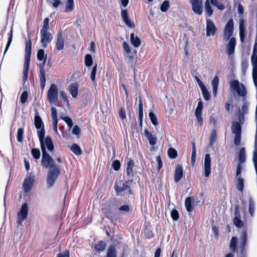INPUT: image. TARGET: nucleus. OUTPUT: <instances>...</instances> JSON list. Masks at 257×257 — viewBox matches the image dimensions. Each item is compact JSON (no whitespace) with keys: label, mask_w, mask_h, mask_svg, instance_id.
I'll use <instances>...</instances> for the list:
<instances>
[{"label":"nucleus","mask_w":257,"mask_h":257,"mask_svg":"<svg viewBox=\"0 0 257 257\" xmlns=\"http://www.w3.org/2000/svg\"><path fill=\"white\" fill-rule=\"evenodd\" d=\"M129 182L130 181L127 180L124 182L119 181V184L117 182L115 183L114 189L116 195L122 196L125 198H133L134 197L133 190L128 185Z\"/></svg>","instance_id":"1"},{"label":"nucleus","mask_w":257,"mask_h":257,"mask_svg":"<svg viewBox=\"0 0 257 257\" xmlns=\"http://www.w3.org/2000/svg\"><path fill=\"white\" fill-rule=\"evenodd\" d=\"M230 87L240 96L242 97V100L246 99L247 93V89L245 86L239 83L238 80H234L230 82Z\"/></svg>","instance_id":"2"},{"label":"nucleus","mask_w":257,"mask_h":257,"mask_svg":"<svg viewBox=\"0 0 257 257\" xmlns=\"http://www.w3.org/2000/svg\"><path fill=\"white\" fill-rule=\"evenodd\" d=\"M241 123L239 121H233L231 126V133L235 135L233 143L235 146H239L241 139Z\"/></svg>","instance_id":"3"},{"label":"nucleus","mask_w":257,"mask_h":257,"mask_svg":"<svg viewBox=\"0 0 257 257\" xmlns=\"http://www.w3.org/2000/svg\"><path fill=\"white\" fill-rule=\"evenodd\" d=\"M60 173V171L59 167H55L48 171L47 177V185L48 188L54 185Z\"/></svg>","instance_id":"4"},{"label":"nucleus","mask_w":257,"mask_h":257,"mask_svg":"<svg viewBox=\"0 0 257 257\" xmlns=\"http://www.w3.org/2000/svg\"><path fill=\"white\" fill-rule=\"evenodd\" d=\"M42 152V158L41 161L42 165L46 168H50L51 169L55 167H58L55 165V161L46 152V148L43 147L41 148Z\"/></svg>","instance_id":"5"},{"label":"nucleus","mask_w":257,"mask_h":257,"mask_svg":"<svg viewBox=\"0 0 257 257\" xmlns=\"http://www.w3.org/2000/svg\"><path fill=\"white\" fill-rule=\"evenodd\" d=\"M242 104L240 109H238V120L241 124H243L245 119V115L248 113V108L249 106V102L246 99L242 100Z\"/></svg>","instance_id":"6"},{"label":"nucleus","mask_w":257,"mask_h":257,"mask_svg":"<svg viewBox=\"0 0 257 257\" xmlns=\"http://www.w3.org/2000/svg\"><path fill=\"white\" fill-rule=\"evenodd\" d=\"M35 179V175L34 173L31 172L27 175L23 183V187L25 193H28L32 189Z\"/></svg>","instance_id":"7"},{"label":"nucleus","mask_w":257,"mask_h":257,"mask_svg":"<svg viewBox=\"0 0 257 257\" xmlns=\"http://www.w3.org/2000/svg\"><path fill=\"white\" fill-rule=\"evenodd\" d=\"M28 44H26V54L25 56L24 70V81L25 82L28 79V71L30 62V57L31 54V42L30 40L29 47L28 51Z\"/></svg>","instance_id":"8"},{"label":"nucleus","mask_w":257,"mask_h":257,"mask_svg":"<svg viewBox=\"0 0 257 257\" xmlns=\"http://www.w3.org/2000/svg\"><path fill=\"white\" fill-rule=\"evenodd\" d=\"M29 207L27 202L24 203L17 213V223L18 225H22V223L26 219L28 215Z\"/></svg>","instance_id":"9"},{"label":"nucleus","mask_w":257,"mask_h":257,"mask_svg":"<svg viewBox=\"0 0 257 257\" xmlns=\"http://www.w3.org/2000/svg\"><path fill=\"white\" fill-rule=\"evenodd\" d=\"M58 90L57 86L52 84L47 92V99L49 102L52 104L58 100Z\"/></svg>","instance_id":"10"},{"label":"nucleus","mask_w":257,"mask_h":257,"mask_svg":"<svg viewBox=\"0 0 257 257\" xmlns=\"http://www.w3.org/2000/svg\"><path fill=\"white\" fill-rule=\"evenodd\" d=\"M233 20L231 19L227 22L224 30L223 37L225 40L227 41L230 39L233 34Z\"/></svg>","instance_id":"11"},{"label":"nucleus","mask_w":257,"mask_h":257,"mask_svg":"<svg viewBox=\"0 0 257 257\" xmlns=\"http://www.w3.org/2000/svg\"><path fill=\"white\" fill-rule=\"evenodd\" d=\"M65 38L62 32L57 34V38L55 42V51H60L64 49L65 47Z\"/></svg>","instance_id":"12"},{"label":"nucleus","mask_w":257,"mask_h":257,"mask_svg":"<svg viewBox=\"0 0 257 257\" xmlns=\"http://www.w3.org/2000/svg\"><path fill=\"white\" fill-rule=\"evenodd\" d=\"M41 43L43 48H46L48 44L51 41L53 37L52 34L49 32H40Z\"/></svg>","instance_id":"13"},{"label":"nucleus","mask_w":257,"mask_h":257,"mask_svg":"<svg viewBox=\"0 0 257 257\" xmlns=\"http://www.w3.org/2000/svg\"><path fill=\"white\" fill-rule=\"evenodd\" d=\"M204 176L208 177L211 172V158L209 154H206L205 155L204 162Z\"/></svg>","instance_id":"14"},{"label":"nucleus","mask_w":257,"mask_h":257,"mask_svg":"<svg viewBox=\"0 0 257 257\" xmlns=\"http://www.w3.org/2000/svg\"><path fill=\"white\" fill-rule=\"evenodd\" d=\"M240 214L239 210V206L236 205L234 209V217L233 218V223L238 228H241L243 226V222L240 219Z\"/></svg>","instance_id":"15"},{"label":"nucleus","mask_w":257,"mask_h":257,"mask_svg":"<svg viewBox=\"0 0 257 257\" xmlns=\"http://www.w3.org/2000/svg\"><path fill=\"white\" fill-rule=\"evenodd\" d=\"M216 28L214 23L210 20H206V36H214L216 32Z\"/></svg>","instance_id":"16"},{"label":"nucleus","mask_w":257,"mask_h":257,"mask_svg":"<svg viewBox=\"0 0 257 257\" xmlns=\"http://www.w3.org/2000/svg\"><path fill=\"white\" fill-rule=\"evenodd\" d=\"M134 166V163L133 161L130 160L127 163V167L126 169V178L128 181H130V182H132L133 180V167Z\"/></svg>","instance_id":"17"},{"label":"nucleus","mask_w":257,"mask_h":257,"mask_svg":"<svg viewBox=\"0 0 257 257\" xmlns=\"http://www.w3.org/2000/svg\"><path fill=\"white\" fill-rule=\"evenodd\" d=\"M191 2L193 12L199 15H201L203 11L202 1Z\"/></svg>","instance_id":"18"},{"label":"nucleus","mask_w":257,"mask_h":257,"mask_svg":"<svg viewBox=\"0 0 257 257\" xmlns=\"http://www.w3.org/2000/svg\"><path fill=\"white\" fill-rule=\"evenodd\" d=\"M236 45V39L232 37L226 46V53L228 55L234 54Z\"/></svg>","instance_id":"19"},{"label":"nucleus","mask_w":257,"mask_h":257,"mask_svg":"<svg viewBox=\"0 0 257 257\" xmlns=\"http://www.w3.org/2000/svg\"><path fill=\"white\" fill-rule=\"evenodd\" d=\"M239 35L241 42L243 43L244 41L245 36V28L244 27V21L243 20H239Z\"/></svg>","instance_id":"20"},{"label":"nucleus","mask_w":257,"mask_h":257,"mask_svg":"<svg viewBox=\"0 0 257 257\" xmlns=\"http://www.w3.org/2000/svg\"><path fill=\"white\" fill-rule=\"evenodd\" d=\"M35 125L37 130L44 127L43 122L39 115V112L37 110L35 111V117H34Z\"/></svg>","instance_id":"21"},{"label":"nucleus","mask_w":257,"mask_h":257,"mask_svg":"<svg viewBox=\"0 0 257 257\" xmlns=\"http://www.w3.org/2000/svg\"><path fill=\"white\" fill-rule=\"evenodd\" d=\"M183 168L181 165H177L174 174V181L178 182L183 176Z\"/></svg>","instance_id":"22"},{"label":"nucleus","mask_w":257,"mask_h":257,"mask_svg":"<svg viewBox=\"0 0 257 257\" xmlns=\"http://www.w3.org/2000/svg\"><path fill=\"white\" fill-rule=\"evenodd\" d=\"M145 137L148 140L149 144L152 146H154L156 144L157 138L155 136L152 135L147 129L144 131Z\"/></svg>","instance_id":"23"},{"label":"nucleus","mask_w":257,"mask_h":257,"mask_svg":"<svg viewBox=\"0 0 257 257\" xmlns=\"http://www.w3.org/2000/svg\"><path fill=\"white\" fill-rule=\"evenodd\" d=\"M106 246V244L105 241L102 240H99L97 242L94 246L95 250L98 252L100 253L101 252L103 251Z\"/></svg>","instance_id":"24"},{"label":"nucleus","mask_w":257,"mask_h":257,"mask_svg":"<svg viewBox=\"0 0 257 257\" xmlns=\"http://www.w3.org/2000/svg\"><path fill=\"white\" fill-rule=\"evenodd\" d=\"M37 134L40 143L41 148L45 147L44 145V138L45 135L44 127L37 130Z\"/></svg>","instance_id":"25"},{"label":"nucleus","mask_w":257,"mask_h":257,"mask_svg":"<svg viewBox=\"0 0 257 257\" xmlns=\"http://www.w3.org/2000/svg\"><path fill=\"white\" fill-rule=\"evenodd\" d=\"M240 245L239 247L241 249V252L242 253L244 251L245 246L247 241V234L245 231H244L240 236Z\"/></svg>","instance_id":"26"},{"label":"nucleus","mask_w":257,"mask_h":257,"mask_svg":"<svg viewBox=\"0 0 257 257\" xmlns=\"http://www.w3.org/2000/svg\"><path fill=\"white\" fill-rule=\"evenodd\" d=\"M130 41L131 44L135 48H138L140 46L141 43L140 39L137 36H135L134 33H132L131 34Z\"/></svg>","instance_id":"27"},{"label":"nucleus","mask_w":257,"mask_h":257,"mask_svg":"<svg viewBox=\"0 0 257 257\" xmlns=\"http://www.w3.org/2000/svg\"><path fill=\"white\" fill-rule=\"evenodd\" d=\"M69 92L73 98H76L77 96L78 92V85L77 83H72L69 87Z\"/></svg>","instance_id":"28"},{"label":"nucleus","mask_w":257,"mask_h":257,"mask_svg":"<svg viewBox=\"0 0 257 257\" xmlns=\"http://www.w3.org/2000/svg\"><path fill=\"white\" fill-rule=\"evenodd\" d=\"M44 145L46 146L48 150L50 152H53L54 150V147L50 137L47 136L44 140Z\"/></svg>","instance_id":"29"},{"label":"nucleus","mask_w":257,"mask_h":257,"mask_svg":"<svg viewBox=\"0 0 257 257\" xmlns=\"http://www.w3.org/2000/svg\"><path fill=\"white\" fill-rule=\"evenodd\" d=\"M219 83L218 77L216 76L212 81V92L213 95L216 96L217 93L218 85Z\"/></svg>","instance_id":"30"},{"label":"nucleus","mask_w":257,"mask_h":257,"mask_svg":"<svg viewBox=\"0 0 257 257\" xmlns=\"http://www.w3.org/2000/svg\"><path fill=\"white\" fill-rule=\"evenodd\" d=\"M106 257H117L115 246L110 245L107 249Z\"/></svg>","instance_id":"31"},{"label":"nucleus","mask_w":257,"mask_h":257,"mask_svg":"<svg viewBox=\"0 0 257 257\" xmlns=\"http://www.w3.org/2000/svg\"><path fill=\"white\" fill-rule=\"evenodd\" d=\"M239 163L238 164H242L246 161V151L244 148H242L239 152Z\"/></svg>","instance_id":"32"},{"label":"nucleus","mask_w":257,"mask_h":257,"mask_svg":"<svg viewBox=\"0 0 257 257\" xmlns=\"http://www.w3.org/2000/svg\"><path fill=\"white\" fill-rule=\"evenodd\" d=\"M39 77L40 81V87L43 90L46 85L45 71L39 72Z\"/></svg>","instance_id":"33"},{"label":"nucleus","mask_w":257,"mask_h":257,"mask_svg":"<svg viewBox=\"0 0 257 257\" xmlns=\"http://www.w3.org/2000/svg\"><path fill=\"white\" fill-rule=\"evenodd\" d=\"M217 140V134L215 129L211 131L210 133V137L209 139V145L210 147H212Z\"/></svg>","instance_id":"34"},{"label":"nucleus","mask_w":257,"mask_h":257,"mask_svg":"<svg viewBox=\"0 0 257 257\" xmlns=\"http://www.w3.org/2000/svg\"><path fill=\"white\" fill-rule=\"evenodd\" d=\"M257 62V42L255 40V43L253 46L252 55L251 56V63Z\"/></svg>","instance_id":"35"},{"label":"nucleus","mask_w":257,"mask_h":257,"mask_svg":"<svg viewBox=\"0 0 257 257\" xmlns=\"http://www.w3.org/2000/svg\"><path fill=\"white\" fill-rule=\"evenodd\" d=\"M236 187L240 191H242L244 188V179L241 177H238L236 179Z\"/></svg>","instance_id":"36"},{"label":"nucleus","mask_w":257,"mask_h":257,"mask_svg":"<svg viewBox=\"0 0 257 257\" xmlns=\"http://www.w3.org/2000/svg\"><path fill=\"white\" fill-rule=\"evenodd\" d=\"M70 150L77 156H79L82 154L81 148L76 144H73L71 146Z\"/></svg>","instance_id":"37"},{"label":"nucleus","mask_w":257,"mask_h":257,"mask_svg":"<svg viewBox=\"0 0 257 257\" xmlns=\"http://www.w3.org/2000/svg\"><path fill=\"white\" fill-rule=\"evenodd\" d=\"M185 205L188 212H191L194 209V206L192 205L191 198L187 197L185 202Z\"/></svg>","instance_id":"38"},{"label":"nucleus","mask_w":257,"mask_h":257,"mask_svg":"<svg viewBox=\"0 0 257 257\" xmlns=\"http://www.w3.org/2000/svg\"><path fill=\"white\" fill-rule=\"evenodd\" d=\"M255 210V204L251 197L249 199V212L251 216L254 215Z\"/></svg>","instance_id":"39"},{"label":"nucleus","mask_w":257,"mask_h":257,"mask_svg":"<svg viewBox=\"0 0 257 257\" xmlns=\"http://www.w3.org/2000/svg\"><path fill=\"white\" fill-rule=\"evenodd\" d=\"M237 238L236 237L233 236L230 242V248L232 252H234L236 249V243Z\"/></svg>","instance_id":"40"},{"label":"nucleus","mask_w":257,"mask_h":257,"mask_svg":"<svg viewBox=\"0 0 257 257\" xmlns=\"http://www.w3.org/2000/svg\"><path fill=\"white\" fill-rule=\"evenodd\" d=\"M37 59L39 61H44L47 59V55L45 54V51L43 49H40L38 50L37 55Z\"/></svg>","instance_id":"41"},{"label":"nucleus","mask_w":257,"mask_h":257,"mask_svg":"<svg viewBox=\"0 0 257 257\" xmlns=\"http://www.w3.org/2000/svg\"><path fill=\"white\" fill-rule=\"evenodd\" d=\"M205 11L208 17H210L213 14V10H212L209 1H206L205 4Z\"/></svg>","instance_id":"42"},{"label":"nucleus","mask_w":257,"mask_h":257,"mask_svg":"<svg viewBox=\"0 0 257 257\" xmlns=\"http://www.w3.org/2000/svg\"><path fill=\"white\" fill-rule=\"evenodd\" d=\"M204 99L205 100H209L210 98V95L209 91L207 90L205 86H203L200 88Z\"/></svg>","instance_id":"43"},{"label":"nucleus","mask_w":257,"mask_h":257,"mask_svg":"<svg viewBox=\"0 0 257 257\" xmlns=\"http://www.w3.org/2000/svg\"><path fill=\"white\" fill-rule=\"evenodd\" d=\"M49 19L48 18H46L44 20L43 27L41 30L40 32L43 33L45 32H48V30L49 29Z\"/></svg>","instance_id":"44"},{"label":"nucleus","mask_w":257,"mask_h":257,"mask_svg":"<svg viewBox=\"0 0 257 257\" xmlns=\"http://www.w3.org/2000/svg\"><path fill=\"white\" fill-rule=\"evenodd\" d=\"M23 134H24L23 128H19L17 131V141L20 143H22L23 141Z\"/></svg>","instance_id":"45"},{"label":"nucleus","mask_w":257,"mask_h":257,"mask_svg":"<svg viewBox=\"0 0 257 257\" xmlns=\"http://www.w3.org/2000/svg\"><path fill=\"white\" fill-rule=\"evenodd\" d=\"M74 9L73 1H67L66 4V8L64 12L66 13L70 12L73 11Z\"/></svg>","instance_id":"46"},{"label":"nucleus","mask_w":257,"mask_h":257,"mask_svg":"<svg viewBox=\"0 0 257 257\" xmlns=\"http://www.w3.org/2000/svg\"><path fill=\"white\" fill-rule=\"evenodd\" d=\"M93 64V60L90 54H86L85 56V64L86 66H91Z\"/></svg>","instance_id":"47"},{"label":"nucleus","mask_w":257,"mask_h":257,"mask_svg":"<svg viewBox=\"0 0 257 257\" xmlns=\"http://www.w3.org/2000/svg\"><path fill=\"white\" fill-rule=\"evenodd\" d=\"M170 7V4L169 1H164L161 5L160 10L162 12H166Z\"/></svg>","instance_id":"48"},{"label":"nucleus","mask_w":257,"mask_h":257,"mask_svg":"<svg viewBox=\"0 0 257 257\" xmlns=\"http://www.w3.org/2000/svg\"><path fill=\"white\" fill-rule=\"evenodd\" d=\"M149 116L150 119H151V121L152 124L153 125H154L155 126H156L157 125H158L157 118L156 116L155 115V114L152 112H150L149 114Z\"/></svg>","instance_id":"49"},{"label":"nucleus","mask_w":257,"mask_h":257,"mask_svg":"<svg viewBox=\"0 0 257 257\" xmlns=\"http://www.w3.org/2000/svg\"><path fill=\"white\" fill-rule=\"evenodd\" d=\"M168 155L170 158L175 159L177 156V153L174 149L171 148L168 150Z\"/></svg>","instance_id":"50"},{"label":"nucleus","mask_w":257,"mask_h":257,"mask_svg":"<svg viewBox=\"0 0 257 257\" xmlns=\"http://www.w3.org/2000/svg\"><path fill=\"white\" fill-rule=\"evenodd\" d=\"M31 153L33 157L38 160L40 158V151L39 149H33L31 151Z\"/></svg>","instance_id":"51"},{"label":"nucleus","mask_w":257,"mask_h":257,"mask_svg":"<svg viewBox=\"0 0 257 257\" xmlns=\"http://www.w3.org/2000/svg\"><path fill=\"white\" fill-rule=\"evenodd\" d=\"M212 5L216 6L219 10H222L224 9V5L221 3V1H210Z\"/></svg>","instance_id":"52"},{"label":"nucleus","mask_w":257,"mask_h":257,"mask_svg":"<svg viewBox=\"0 0 257 257\" xmlns=\"http://www.w3.org/2000/svg\"><path fill=\"white\" fill-rule=\"evenodd\" d=\"M12 39H13V30H12V29L11 31H10V32L9 33V39H8V42H7V45H6V49H5V54L6 53V52L8 50L10 45H11V43L12 41Z\"/></svg>","instance_id":"53"},{"label":"nucleus","mask_w":257,"mask_h":257,"mask_svg":"<svg viewBox=\"0 0 257 257\" xmlns=\"http://www.w3.org/2000/svg\"><path fill=\"white\" fill-rule=\"evenodd\" d=\"M256 131L254 139V150L253 152V156H257V122H256Z\"/></svg>","instance_id":"54"},{"label":"nucleus","mask_w":257,"mask_h":257,"mask_svg":"<svg viewBox=\"0 0 257 257\" xmlns=\"http://www.w3.org/2000/svg\"><path fill=\"white\" fill-rule=\"evenodd\" d=\"M96 70H97V64H96L93 67V68L91 70V74H90V78L93 82H94L95 81V75H96Z\"/></svg>","instance_id":"55"},{"label":"nucleus","mask_w":257,"mask_h":257,"mask_svg":"<svg viewBox=\"0 0 257 257\" xmlns=\"http://www.w3.org/2000/svg\"><path fill=\"white\" fill-rule=\"evenodd\" d=\"M248 61L246 60H242L241 63V70L245 73L248 67Z\"/></svg>","instance_id":"56"},{"label":"nucleus","mask_w":257,"mask_h":257,"mask_svg":"<svg viewBox=\"0 0 257 257\" xmlns=\"http://www.w3.org/2000/svg\"><path fill=\"white\" fill-rule=\"evenodd\" d=\"M28 97V93L27 91H24L20 97V100L22 103L24 104L27 100Z\"/></svg>","instance_id":"57"},{"label":"nucleus","mask_w":257,"mask_h":257,"mask_svg":"<svg viewBox=\"0 0 257 257\" xmlns=\"http://www.w3.org/2000/svg\"><path fill=\"white\" fill-rule=\"evenodd\" d=\"M111 166L115 171H118L120 167V162L117 160H114L112 162Z\"/></svg>","instance_id":"58"},{"label":"nucleus","mask_w":257,"mask_h":257,"mask_svg":"<svg viewBox=\"0 0 257 257\" xmlns=\"http://www.w3.org/2000/svg\"><path fill=\"white\" fill-rule=\"evenodd\" d=\"M171 215L173 220L176 221L179 218V213L176 209H173L171 212Z\"/></svg>","instance_id":"59"},{"label":"nucleus","mask_w":257,"mask_h":257,"mask_svg":"<svg viewBox=\"0 0 257 257\" xmlns=\"http://www.w3.org/2000/svg\"><path fill=\"white\" fill-rule=\"evenodd\" d=\"M203 106V105L202 101H199L198 103L197 106L195 109V113H202Z\"/></svg>","instance_id":"60"},{"label":"nucleus","mask_w":257,"mask_h":257,"mask_svg":"<svg viewBox=\"0 0 257 257\" xmlns=\"http://www.w3.org/2000/svg\"><path fill=\"white\" fill-rule=\"evenodd\" d=\"M51 117L52 120L58 119L57 109L53 106L51 107Z\"/></svg>","instance_id":"61"},{"label":"nucleus","mask_w":257,"mask_h":257,"mask_svg":"<svg viewBox=\"0 0 257 257\" xmlns=\"http://www.w3.org/2000/svg\"><path fill=\"white\" fill-rule=\"evenodd\" d=\"M119 210L125 212H128L130 210V207L128 205H123L119 208Z\"/></svg>","instance_id":"62"},{"label":"nucleus","mask_w":257,"mask_h":257,"mask_svg":"<svg viewBox=\"0 0 257 257\" xmlns=\"http://www.w3.org/2000/svg\"><path fill=\"white\" fill-rule=\"evenodd\" d=\"M251 63V65L253 67L252 73V76H256L257 75V62H253V63Z\"/></svg>","instance_id":"63"},{"label":"nucleus","mask_w":257,"mask_h":257,"mask_svg":"<svg viewBox=\"0 0 257 257\" xmlns=\"http://www.w3.org/2000/svg\"><path fill=\"white\" fill-rule=\"evenodd\" d=\"M69 251L68 250H66L64 252L59 253L57 257H69Z\"/></svg>","instance_id":"64"}]
</instances>
